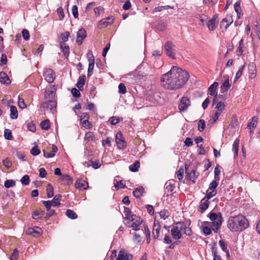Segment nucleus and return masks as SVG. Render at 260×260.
I'll return each mask as SVG.
<instances>
[{
  "label": "nucleus",
  "mask_w": 260,
  "mask_h": 260,
  "mask_svg": "<svg viewBox=\"0 0 260 260\" xmlns=\"http://www.w3.org/2000/svg\"><path fill=\"white\" fill-rule=\"evenodd\" d=\"M189 74L176 66L163 74L160 78L161 85L169 90H177L181 88L189 79Z\"/></svg>",
  "instance_id": "nucleus-1"
},
{
  "label": "nucleus",
  "mask_w": 260,
  "mask_h": 260,
  "mask_svg": "<svg viewBox=\"0 0 260 260\" xmlns=\"http://www.w3.org/2000/svg\"><path fill=\"white\" fill-rule=\"evenodd\" d=\"M248 226V220L241 214L230 216L227 221V226L232 232L243 231Z\"/></svg>",
  "instance_id": "nucleus-2"
},
{
  "label": "nucleus",
  "mask_w": 260,
  "mask_h": 260,
  "mask_svg": "<svg viewBox=\"0 0 260 260\" xmlns=\"http://www.w3.org/2000/svg\"><path fill=\"white\" fill-rule=\"evenodd\" d=\"M211 222L204 221L203 224H208L209 226H212V230L215 233H217L218 230L220 228L222 222V217L220 213H216L213 212L209 213L208 215Z\"/></svg>",
  "instance_id": "nucleus-3"
},
{
  "label": "nucleus",
  "mask_w": 260,
  "mask_h": 260,
  "mask_svg": "<svg viewBox=\"0 0 260 260\" xmlns=\"http://www.w3.org/2000/svg\"><path fill=\"white\" fill-rule=\"evenodd\" d=\"M184 222H177L175 223L171 229V232L173 238L175 240H178L182 238L181 232L184 229Z\"/></svg>",
  "instance_id": "nucleus-4"
},
{
  "label": "nucleus",
  "mask_w": 260,
  "mask_h": 260,
  "mask_svg": "<svg viewBox=\"0 0 260 260\" xmlns=\"http://www.w3.org/2000/svg\"><path fill=\"white\" fill-rule=\"evenodd\" d=\"M129 219L126 222L125 224L128 226L132 228L133 230L137 231L139 229H137L142 222V220L141 218L136 215H132L131 217H128Z\"/></svg>",
  "instance_id": "nucleus-5"
},
{
  "label": "nucleus",
  "mask_w": 260,
  "mask_h": 260,
  "mask_svg": "<svg viewBox=\"0 0 260 260\" xmlns=\"http://www.w3.org/2000/svg\"><path fill=\"white\" fill-rule=\"evenodd\" d=\"M177 50L176 46L171 41H168L165 44V51L166 54L172 58H175L176 52Z\"/></svg>",
  "instance_id": "nucleus-6"
},
{
  "label": "nucleus",
  "mask_w": 260,
  "mask_h": 260,
  "mask_svg": "<svg viewBox=\"0 0 260 260\" xmlns=\"http://www.w3.org/2000/svg\"><path fill=\"white\" fill-rule=\"evenodd\" d=\"M116 143L119 149H124L126 146V142L120 132H118L116 135Z\"/></svg>",
  "instance_id": "nucleus-7"
},
{
  "label": "nucleus",
  "mask_w": 260,
  "mask_h": 260,
  "mask_svg": "<svg viewBox=\"0 0 260 260\" xmlns=\"http://www.w3.org/2000/svg\"><path fill=\"white\" fill-rule=\"evenodd\" d=\"M43 76L45 77V79L48 83H50L54 81L55 78V73L51 69H46L43 73Z\"/></svg>",
  "instance_id": "nucleus-8"
},
{
  "label": "nucleus",
  "mask_w": 260,
  "mask_h": 260,
  "mask_svg": "<svg viewBox=\"0 0 260 260\" xmlns=\"http://www.w3.org/2000/svg\"><path fill=\"white\" fill-rule=\"evenodd\" d=\"M114 21V17L113 16H110L106 18L101 19L99 22L100 27H106L111 25Z\"/></svg>",
  "instance_id": "nucleus-9"
},
{
  "label": "nucleus",
  "mask_w": 260,
  "mask_h": 260,
  "mask_svg": "<svg viewBox=\"0 0 260 260\" xmlns=\"http://www.w3.org/2000/svg\"><path fill=\"white\" fill-rule=\"evenodd\" d=\"M56 103L53 100H49L47 102H43L41 104L40 108H43L47 110L53 111L56 108Z\"/></svg>",
  "instance_id": "nucleus-10"
},
{
  "label": "nucleus",
  "mask_w": 260,
  "mask_h": 260,
  "mask_svg": "<svg viewBox=\"0 0 260 260\" xmlns=\"http://www.w3.org/2000/svg\"><path fill=\"white\" fill-rule=\"evenodd\" d=\"M190 101L186 96H183L180 100L178 108L181 111H184L190 105Z\"/></svg>",
  "instance_id": "nucleus-11"
},
{
  "label": "nucleus",
  "mask_w": 260,
  "mask_h": 260,
  "mask_svg": "<svg viewBox=\"0 0 260 260\" xmlns=\"http://www.w3.org/2000/svg\"><path fill=\"white\" fill-rule=\"evenodd\" d=\"M86 37V32L84 28L80 29L77 32L76 42L79 45L82 43L83 40Z\"/></svg>",
  "instance_id": "nucleus-12"
},
{
  "label": "nucleus",
  "mask_w": 260,
  "mask_h": 260,
  "mask_svg": "<svg viewBox=\"0 0 260 260\" xmlns=\"http://www.w3.org/2000/svg\"><path fill=\"white\" fill-rule=\"evenodd\" d=\"M160 229V225L159 222L156 220H154L152 230V235L154 239H156L159 237Z\"/></svg>",
  "instance_id": "nucleus-13"
},
{
  "label": "nucleus",
  "mask_w": 260,
  "mask_h": 260,
  "mask_svg": "<svg viewBox=\"0 0 260 260\" xmlns=\"http://www.w3.org/2000/svg\"><path fill=\"white\" fill-rule=\"evenodd\" d=\"M249 78H254L256 75V65L254 62H250L248 66Z\"/></svg>",
  "instance_id": "nucleus-14"
},
{
  "label": "nucleus",
  "mask_w": 260,
  "mask_h": 260,
  "mask_svg": "<svg viewBox=\"0 0 260 260\" xmlns=\"http://www.w3.org/2000/svg\"><path fill=\"white\" fill-rule=\"evenodd\" d=\"M61 184L63 185H70L73 183V179L71 176L68 174L62 175L59 178Z\"/></svg>",
  "instance_id": "nucleus-15"
},
{
  "label": "nucleus",
  "mask_w": 260,
  "mask_h": 260,
  "mask_svg": "<svg viewBox=\"0 0 260 260\" xmlns=\"http://www.w3.org/2000/svg\"><path fill=\"white\" fill-rule=\"evenodd\" d=\"M233 20L231 16H227L220 22V27H224L225 30L233 23Z\"/></svg>",
  "instance_id": "nucleus-16"
},
{
  "label": "nucleus",
  "mask_w": 260,
  "mask_h": 260,
  "mask_svg": "<svg viewBox=\"0 0 260 260\" xmlns=\"http://www.w3.org/2000/svg\"><path fill=\"white\" fill-rule=\"evenodd\" d=\"M132 258L133 255L132 254L125 252L123 250H121L119 251L116 260H131Z\"/></svg>",
  "instance_id": "nucleus-17"
},
{
  "label": "nucleus",
  "mask_w": 260,
  "mask_h": 260,
  "mask_svg": "<svg viewBox=\"0 0 260 260\" xmlns=\"http://www.w3.org/2000/svg\"><path fill=\"white\" fill-rule=\"evenodd\" d=\"M217 17V15H215L211 19L207 22L206 25L209 30L212 31L215 29Z\"/></svg>",
  "instance_id": "nucleus-18"
},
{
  "label": "nucleus",
  "mask_w": 260,
  "mask_h": 260,
  "mask_svg": "<svg viewBox=\"0 0 260 260\" xmlns=\"http://www.w3.org/2000/svg\"><path fill=\"white\" fill-rule=\"evenodd\" d=\"M88 186V183L82 179L77 180L75 183V187L80 190L86 189Z\"/></svg>",
  "instance_id": "nucleus-19"
},
{
  "label": "nucleus",
  "mask_w": 260,
  "mask_h": 260,
  "mask_svg": "<svg viewBox=\"0 0 260 260\" xmlns=\"http://www.w3.org/2000/svg\"><path fill=\"white\" fill-rule=\"evenodd\" d=\"M0 82L6 85H8L11 83V80L8 75L4 72H0Z\"/></svg>",
  "instance_id": "nucleus-20"
},
{
  "label": "nucleus",
  "mask_w": 260,
  "mask_h": 260,
  "mask_svg": "<svg viewBox=\"0 0 260 260\" xmlns=\"http://www.w3.org/2000/svg\"><path fill=\"white\" fill-rule=\"evenodd\" d=\"M86 80L85 75H82L79 77L76 86L78 88L79 90H83V86L85 84Z\"/></svg>",
  "instance_id": "nucleus-21"
},
{
  "label": "nucleus",
  "mask_w": 260,
  "mask_h": 260,
  "mask_svg": "<svg viewBox=\"0 0 260 260\" xmlns=\"http://www.w3.org/2000/svg\"><path fill=\"white\" fill-rule=\"evenodd\" d=\"M59 45L64 56L68 58L70 53L69 46L62 42H60Z\"/></svg>",
  "instance_id": "nucleus-22"
},
{
  "label": "nucleus",
  "mask_w": 260,
  "mask_h": 260,
  "mask_svg": "<svg viewBox=\"0 0 260 260\" xmlns=\"http://www.w3.org/2000/svg\"><path fill=\"white\" fill-rule=\"evenodd\" d=\"M186 179L192 181L193 182H194L197 178V176L196 175V171L194 170H192L190 172H189L187 170H186Z\"/></svg>",
  "instance_id": "nucleus-23"
},
{
  "label": "nucleus",
  "mask_w": 260,
  "mask_h": 260,
  "mask_svg": "<svg viewBox=\"0 0 260 260\" xmlns=\"http://www.w3.org/2000/svg\"><path fill=\"white\" fill-rule=\"evenodd\" d=\"M209 203L208 201L204 200L203 198L200 202V205L199 206V209L201 213L204 212L205 210H206L209 207Z\"/></svg>",
  "instance_id": "nucleus-24"
},
{
  "label": "nucleus",
  "mask_w": 260,
  "mask_h": 260,
  "mask_svg": "<svg viewBox=\"0 0 260 260\" xmlns=\"http://www.w3.org/2000/svg\"><path fill=\"white\" fill-rule=\"evenodd\" d=\"M239 140L236 139L234 142L233 144L232 150L234 153V158H236L238 155V151H239Z\"/></svg>",
  "instance_id": "nucleus-25"
},
{
  "label": "nucleus",
  "mask_w": 260,
  "mask_h": 260,
  "mask_svg": "<svg viewBox=\"0 0 260 260\" xmlns=\"http://www.w3.org/2000/svg\"><path fill=\"white\" fill-rule=\"evenodd\" d=\"M144 192V188L143 187H139L136 188L133 191V195L136 198H139L142 196Z\"/></svg>",
  "instance_id": "nucleus-26"
},
{
  "label": "nucleus",
  "mask_w": 260,
  "mask_h": 260,
  "mask_svg": "<svg viewBox=\"0 0 260 260\" xmlns=\"http://www.w3.org/2000/svg\"><path fill=\"white\" fill-rule=\"evenodd\" d=\"M218 83L214 82L208 88V93L211 95H214L216 94V88L218 86Z\"/></svg>",
  "instance_id": "nucleus-27"
},
{
  "label": "nucleus",
  "mask_w": 260,
  "mask_h": 260,
  "mask_svg": "<svg viewBox=\"0 0 260 260\" xmlns=\"http://www.w3.org/2000/svg\"><path fill=\"white\" fill-rule=\"evenodd\" d=\"M45 213L43 210H36L32 214V218L34 219H38L41 218L45 215Z\"/></svg>",
  "instance_id": "nucleus-28"
},
{
  "label": "nucleus",
  "mask_w": 260,
  "mask_h": 260,
  "mask_svg": "<svg viewBox=\"0 0 260 260\" xmlns=\"http://www.w3.org/2000/svg\"><path fill=\"white\" fill-rule=\"evenodd\" d=\"M223 77L225 79V80L224 83L221 86V89L223 90L222 92L227 91L231 86L229 83V77L228 76H224Z\"/></svg>",
  "instance_id": "nucleus-29"
},
{
  "label": "nucleus",
  "mask_w": 260,
  "mask_h": 260,
  "mask_svg": "<svg viewBox=\"0 0 260 260\" xmlns=\"http://www.w3.org/2000/svg\"><path fill=\"white\" fill-rule=\"evenodd\" d=\"M10 115L11 118L13 119H16L18 117V112L17 108L14 106H11L10 107Z\"/></svg>",
  "instance_id": "nucleus-30"
},
{
  "label": "nucleus",
  "mask_w": 260,
  "mask_h": 260,
  "mask_svg": "<svg viewBox=\"0 0 260 260\" xmlns=\"http://www.w3.org/2000/svg\"><path fill=\"white\" fill-rule=\"evenodd\" d=\"M56 89L54 86L50 87L45 92V99H47L48 98H51L54 92L55 91Z\"/></svg>",
  "instance_id": "nucleus-31"
},
{
  "label": "nucleus",
  "mask_w": 260,
  "mask_h": 260,
  "mask_svg": "<svg viewBox=\"0 0 260 260\" xmlns=\"http://www.w3.org/2000/svg\"><path fill=\"white\" fill-rule=\"evenodd\" d=\"M258 121V118L256 116H254L252 117L251 121L249 122L247 124V127L249 129L254 128L256 127Z\"/></svg>",
  "instance_id": "nucleus-32"
},
{
  "label": "nucleus",
  "mask_w": 260,
  "mask_h": 260,
  "mask_svg": "<svg viewBox=\"0 0 260 260\" xmlns=\"http://www.w3.org/2000/svg\"><path fill=\"white\" fill-rule=\"evenodd\" d=\"M197 18L199 19L201 21V24L202 25H205L208 20V16L204 14H199Z\"/></svg>",
  "instance_id": "nucleus-33"
},
{
  "label": "nucleus",
  "mask_w": 260,
  "mask_h": 260,
  "mask_svg": "<svg viewBox=\"0 0 260 260\" xmlns=\"http://www.w3.org/2000/svg\"><path fill=\"white\" fill-rule=\"evenodd\" d=\"M140 167V163L139 161H136L133 164L129 167V170L133 172H136L138 171V169Z\"/></svg>",
  "instance_id": "nucleus-34"
},
{
  "label": "nucleus",
  "mask_w": 260,
  "mask_h": 260,
  "mask_svg": "<svg viewBox=\"0 0 260 260\" xmlns=\"http://www.w3.org/2000/svg\"><path fill=\"white\" fill-rule=\"evenodd\" d=\"M202 225L201 227L202 228V232H203V234L205 236H208V235H210L211 234V230L209 227V225H208V224H203L202 223Z\"/></svg>",
  "instance_id": "nucleus-35"
},
{
  "label": "nucleus",
  "mask_w": 260,
  "mask_h": 260,
  "mask_svg": "<svg viewBox=\"0 0 260 260\" xmlns=\"http://www.w3.org/2000/svg\"><path fill=\"white\" fill-rule=\"evenodd\" d=\"M43 204L46 207L47 211H49L50 210L51 207H56V205H57L56 203H52V202H51L50 201H43Z\"/></svg>",
  "instance_id": "nucleus-36"
},
{
  "label": "nucleus",
  "mask_w": 260,
  "mask_h": 260,
  "mask_svg": "<svg viewBox=\"0 0 260 260\" xmlns=\"http://www.w3.org/2000/svg\"><path fill=\"white\" fill-rule=\"evenodd\" d=\"M218 181L216 180H213L209 184V187L208 189V191L211 190H216V188L218 185Z\"/></svg>",
  "instance_id": "nucleus-37"
},
{
  "label": "nucleus",
  "mask_w": 260,
  "mask_h": 260,
  "mask_svg": "<svg viewBox=\"0 0 260 260\" xmlns=\"http://www.w3.org/2000/svg\"><path fill=\"white\" fill-rule=\"evenodd\" d=\"M245 64L242 65L239 67L238 71L236 73V76L234 79V82H235L238 79H239L242 75V72L244 69Z\"/></svg>",
  "instance_id": "nucleus-38"
},
{
  "label": "nucleus",
  "mask_w": 260,
  "mask_h": 260,
  "mask_svg": "<svg viewBox=\"0 0 260 260\" xmlns=\"http://www.w3.org/2000/svg\"><path fill=\"white\" fill-rule=\"evenodd\" d=\"M66 215L72 219H75L77 218L78 216L76 213L73 210L68 209L66 211Z\"/></svg>",
  "instance_id": "nucleus-39"
},
{
  "label": "nucleus",
  "mask_w": 260,
  "mask_h": 260,
  "mask_svg": "<svg viewBox=\"0 0 260 260\" xmlns=\"http://www.w3.org/2000/svg\"><path fill=\"white\" fill-rule=\"evenodd\" d=\"M93 138L94 134L93 132H87L85 135L84 139L87 142H92L93 140Z\"/></svg>",
  "instance_id": "nucleus-40"
},
{
  "label": "nucleus",
  "mask_w": 260,
  "mask_h": 260,
  "mask_svg": "<svg viewBox=\"0 0 260 260\" xmlns=\"http://www.w3.org/2000/svg\"><path fill=\"white\" fill-rule=\"evenodd\" d=\"M47 195L49 198L54 196L53 187L50 184H48L47 186Z\"/></svg>",
  "instance_id": "nucleus-41"
},
{
  "label": "nucleus",
  "mask_w": 260,
  "mask_h": 260,
  "mask_svg": "<svg viewBox=\"0 0 260 260\" xmlns=\"http://www.w3.org/2000/svg\"><path fill=\"white\" fill-rule=\"evenodd\" d=\"M217 194V190H213L209 192L207 191V194L204 198V200L208 201L209 199L214 197Z\"/></svg>",
  "instance_id": "nucleus-42"
},
{
  "label": "nucleus",
  "mask_w": 260,
  "mask_h": 260,
  "mask_svg": "<svg viewBox=\"0 0 260 260\" xmlns=\"http://www.w3.org/2000/svg\"><path fill=\"white\" fill-rule=\"evenodd\" d=\"M41 128L45 130H48L50 128V121L48 119L43 121L41 123Z\"/></svg>",
  "instance_id": "nucleus-43"
},
{
  "label": "nucleus",
  "mask_w": 260,
  "mask_h": 260,
  "mask_svg": "<svg viewBox=\"0 0 260 260\" xmlns=\"http://www.w3.org/2000/svg\"><path fill=\"white\" fill-rule=\"evenodd\" d=\"M16 182L14 180H7L4 183L6 188H9L15 185Z\"/></svg>",
  "instance_id": "nucleus-44"
},
{
  "label": "nucleus",
  "mask_w": 260,
  "mask_h": 260,
  "mask_svg": "<svg viewBox=\"0 0 260 260\" xmlns=\"http://www.w3.org/2000/svg\"><path fill=\"white\" fill-rule=\"evenodd\" d=\"M61 195L60 194H56L54 196V197L53 198V199L50 201L52 202V203H54H54L57 204V205H56V206L58 207L60 205V201L61 200Z\"/></svg>",
  "instance_id": "nucleus-45"
},
{
  "label": "nucleus",
  "mask_w": 260,
  "mask_h": 260,
  "mask_svg": "<svg viewBox=\"0 0 260 260\" xmlns=\"http://www.w3.org/2000/svg\"><path fill=\"white\" fill-rule=\"evenodd\" d=\"M21 183L24 185H27L29 184L30 182L29 177L27 175H25L23 176L21 180H20Z\"/></svg>",
  "instance_id": "nucleus-46"
},
{
  "label": "nucleus",
  "mask_w": 260,
  "mask_h": 260,
  "mask_svg": "<svg viewBox=\"0 0 260 260\" xmlns=\"http://www.w3.org/2000/svg\"><path fill=\"white\" fill-rule=\"evenodd\" d=\"M120 120H122V118L116 116H113L109 119V121L111 124L115 125L120 122Z\"/></svg>",
  "instance_id": "nucleus-47"
},
{
  "label": "nucleus",
  "mask_w": 260,
  "mask_h": 260,
  "mask_svg": "<svg viewBox=\"0 0 260 260\" xmlns=\"http://www.w3.org/2000/svg\"><path fill=\"white\" fill-rule=\"evenodd\" d=\"M159 214L160 218L164 220H165L170 216L168 211L165 209L160 211Z\"/></svg>",
  "instance_id": "nucleus-48"
},
{
  "label": "nucleus",
  "mask_w": 260,
  "mask_h": 260,
  "mask_svg": "<svg viewBox=\"0 0 260 260\" xmlns=\"http://www.w3.org/2000/svg\"><path fill=\"white\" fill-rule=\"evenodd\" d=\"M88 166H92L94 169H96L99 168L100 167V166H101V165L100 163L99 160H96L95 161H89L88 162Z\"/></svg>",
  "instance_id": "nucleus-49"
},
{
  "label": "nucleus",
  "mask_w": 260,
  "mask_h": 260,
  "mask_svg": "<svg viewBox=\"0 0 260 260\" xmlns=\"http://www.w3.org/2000/svg\"><path fill=\"white\" fill-rule=\"evenodd\" d=\"M219 167V166L218 165L214 169V179L218 181L220 180L219 175L220 174V170Z\"/></svg>",
  "instance_id": "nucleus-50"
},
{
  "label": "nucleus",
  "mask_w": 260,
  "mask_h": 260,
  "mask_svg": "<svg viewBox=\"0 0 260 260\" xmlns=\"http://www.w3.org/2000/svg\"><path fill=\"white\" fill-rule=\"evenodd\" d=\"M114 181H116V183H115V187L117 190L119 188H124L126 187L122 180L117 181L115 179Z\"/></svg>",
  "instance_id": "nucleus-51"
},
{
  "label": "nucleus",
  "mask_w": 260,
  "mask_h": 260,
  "mask_svg": "<svg viewBox=\"0 0 260 260\" xmlns=\"http://www.w3.org/2000/svg\"><path fill=\"white\" fill-rule=\"evenodd\" d=\"M234 9L236 12L237 14V17L238 18H240V11H241V7H240V2H237L234 4Z\"/></svg>",
  "instance_id": "nucleus-52"
},
{
  "label": "nucleus",
  "mask_w": 260,
  "mask_h": 260,
  "mask_svg": "<svg viewBox=\"0 0 260 260\" xmlns=\"http://www.w3.org/2000/svg\"><path fill=\"white\" fill-rule=\"evenodd\" d=\"M205 122L203 119H200L198 122V129L200 132H202L205 128Z\"/></svg>",
  "instance_id": "nucleus-53"
},
{
  "label": "nucleus",
  "mask_w": 260,
  "mask_h": 260,
  "mask_svg": "<svg viewBox=\"0 0 260 260\" xmlns=\"http://www.w3.org/2000/svg\"><path fill=\"white\" fill-rule=\"evenodd\" d=\"M82 126L87 129H91L92 127V123L89 120H83L81 122Z\"/></svg>",
  "instance_id": "nucleus-54"
},
{
  "label": "nucleus",
  "mask_w": 260,
  "mask_h": 260,
  "mask_svg": "<svg viewBox=\"0 0 260 260\" xmlns=\"http://www.w3.org/2000/svg\"><path fill=\"white\" fill-rule=\"evenodd\" d=\"M243 43V40L241 39L239 42V47H238L237 51H236V52L237 53V55L239 56L241 55L243 53V49H242Z\"/></svg>",
  "instance_id": "nucleus-55"
},
{
  "label": "nucleus",
  "mask_w": 260,
  "mask_h": 260,
  "mask_svg": "<svg viewBox=\"0 0 260 260\" xmlns=\"http://www.w3.org/2000/svg\"><path fill=\"white\" fill-rule=\"evenodd\" d=\"M4 137L6 139L12 140V136L11 131L9 129H6L4 131Z\"/></svg>",
  "instance_id": "nucleus-56"
},
{
  "label": "nucleus",
  "mask_w": 260,
  "mask_h": 260,
  "mask_svg": "<svg viewBox=\"0 0 260 260\" xmlns=\"http://www.w3.org/2000/svg\"><path fill=\"white\" fill-rule=\"evenodd\" d=\"M3 164L7 169L11 168L12 165V162L8 157L3 160Z\"/></svg>",
  "instance_id": "nucleus-57"
},
{
  "label": "nucleus",
  "mask_w": 260,
  "mask_h": 260,
  "mask_svg": "<svg viewBox=\"0 0 260 260\" xmlns=\"http://www.w3.org/2000/svg\"><path fill=\"white\" fill-rule=\"evenodd\" d=\"M144 231L146 237V242L148 244L150 241V232L147 226H145Z\"/></svg>",
  "instance_id": "nucleus-58"
},
{
  "label": "nucleus",
  "mask_w": 260,
  "mask_h": 260,
  "mask_svg": "<svg viewBox=\"0 0 260 260\" xmlns=\"http://www.w3.org/2000/svg\"><path fill=\"white\" fill-rule=\"evenodd\" d=\"M124 213L125 216L124 219L128 220L129 219L128 217H131V216L132 215H131V210L127 207H124Z\"/></svg>",
  "instance_id": "nucleus-59"
},
{
  "label": "nucleus",
  "mask_w": 260,
  "mask_h": 260,
  "mask_svg": "<svg viewBox=\"0 0 260 260\" xmlns=\"http://www.w3.org/2000/svg\"><path fill=\"white\" fill-rule=\"evenodd\" d=\"M183 173H184V170L182 168H180L177 172V178L179 180V181H181L182 180L183 177Z\"/></svg>",
  "instance_id": "nucleus-60"
},
{
  "label": "nucleus",
  "mask_w": 260,
  "mask_h": 260,
  "mask_svg": "<svg viewBox=\"0 0 260 260\" xmlns=\"http://www.w3.org/2000/svg\"><path fill=\"white\" fill-rule=\"evenodd\" d=\"M119 92L122 94H124L126 92V88L123 83H120L118 85Z\"/></svg>",
  "instance_id": "nucleus-61"
},
{
  "label": "nucleus",
  "mask_w": 260,
  "mask_h": 260,
  "mask_svg": "<svg viewBox=\"0 0 260 260\" xmlns=\"http://www.w3.org/2000/svg\"><path fill=\"white\" fill-rule=\"evenodd\" d=\"M19 252L17 248L15 249L11 256L10 257L11 260H17L18 257Z\"/></svg>",
  "instance_id": "nucleus-62"
},
{
  "label": "nucleus",
  "mask_w": 260,
  "mask_h": 260,
  "mask_svg": "<svg viewBox=\"0 0 260 260\" xmlns=\"http://www.w3.org/2000/svg\"><path fill=\"white\" fill-rule=\"evenodd\" d=\"M26 233L28 235H32L33 236H36V235L40 234L39 232H37L32 228H29L28 229H27V230L26 231Z\"/></svg>",
  "instance_id": "nucleus-63"
},
{
  "label": "nucleus",
  "mask_w": 260,
  "mask_h": 260,
  "mask_svg": "<svg viewBox=\"0 0 260 260\" xmlns=\"http://www.w3.org/2000/svg\"><path fill=\"white\" fill-rule=\"evenodd\" d=\"M40 150L38 148L37 146H34L30 150V153L36 156L40 153Z\"/></svg>",
  "instance_id": "nucleus-64"
}]
</instances>
